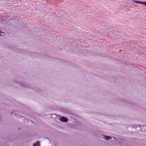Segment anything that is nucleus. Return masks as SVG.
<instances>
[{
    "label": "nucleus",
    "instance_id": "nucleus-1",
    "mask_svg": "<svg viewBox=\"0 0 146 146\" xmlns=\"http://www.w3.org/2000/svg\"><path fill=\"white\" fill-rule=\"evenodd\" d=\"M60 119L61 121L64 122H66L68 121L67 118L64 117H62L60 118Z\"/></svg>",
    "mask_w": 146,
    "mask_h": 146
},
{
    "label": "nucleus",
    "instance_id": "nucleus-2",
    "mask_svg": "<svg viewBox=\"0 0 146 146\" xmlns=\"http://www.w3.org/2000/svg\"><path fill=\"white\" fill-rule=\"evenodd\" d=\"M132 2L133 3H134L135 4H141L142 2L138 1H136V0H133Z\"/></svg>",
    "mask_w": 146,
    "mask_h": 146
},
{
    "label": "nucleus",
    "instance_id": "nucleus-3",
    "mask_svg": "<svg viewBox=\"0 0 146 146\" xmlns=\"http://www.w3.org/2000/svg\"><path fill=\"white\" fill-rule=\"evenodd\" d=\"M106 139L107 140H109L110 139H111V137L110 136H105V137Z\"/></svg>",
    "mask_w": 146,
    "mask_h": 146
},
{
    "label": "nucleus",
    "instance_id": "nucleus-4",
    "mask_svg": "<svg viewBox=\"0 0 146 146\" xmlns=\"http://www.w3.org/2000/svg\"><path fill=\"white\" fill-rule=\"evenodd\" d=\"M40 143L39 142H38L37 143H36L33 146H39Z\"/></svg>",
    "mask_w": 146,
    "mask_h": 146
},
{
    "label": "nucleus",
    "instance_id": "nucleus-5",
    "mask_svg": "<svg viewBox=\"0 0 146 146\" xmlns=\"http://www.w3.org/2000/svg\"><path fill=\"white\" fill-rule=\"evenodd\" d=\"M141 4H143L146 7V2H142Z\"/></svg>",
    "mask_w": 146,
    "mask_h": 146
},
{
    "label": "nucleus",
    "instance_id": "nucleus-6",
    "mask_svg": "<svg viewBox=\"0 0 146 146\" xmlns=\"http://www.w3.org/2000/svg\"><path fill=\"white\" fill-rule=\"evenodd\" d=\"M143 127H144V128H145V127H146V126H143Z\"/></svg>",
    "mask_w": 146,
    "mask_h": 146
}]
</instances>
